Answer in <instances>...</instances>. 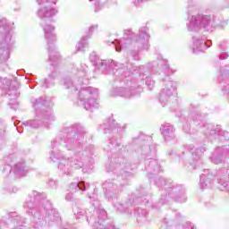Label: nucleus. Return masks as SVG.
<instances>
[{"instance_id":"nucleus-1","label":"nucleus","mask_w":229,"mask_h":229,"mask_svg":"<svg viewBox=\"0 0 229 229\" xmlns=\"http://www.w3.org/2000/svg\"><path fill=\"white\" fill-rule=\"evenodd\" d=\"M38 4H44L47 3V6L40 8L38 11V15L42 19V24H46V22H49L50 17L53 15H56L57 11L54 8L49 7V4H56V0H38Z\"/></svg>"},{"instance_id":"nucleus-2","label":"nucleus","mask_w":229,"mask_h":229,"mask_svg":"<svg viewBox=\"0 0 229 229\" xmlns=\"http://www.w3.org/2000/svg\"><path fill=\"white\" fill-rule=\"evenodd\" d=\"M44 31L46 38H52L53 40H55V34H53V32L55 31V27L51 25H46L44 27Z\"/></svg>"},{"instance_id":"nucleus-3","label":"nucleus","mask_w":229,"mask_h":229,"mask_svg":"<svg viewBox=\"0 0 229 229\" xmlns=\"http://www.w3.org/2000/svg\"><path fill=\"white\" fill-rule=\"evenodd\" d=\"M84 107L86 110H90L91 108H98V102L94 99H89L88 102L84 104Z\"/></svg>"},{"instance_id":"nucleus-4","label":"nucleus","mask_w":229,"mask_h":229,"mask_svg":"<svg viewBox=\"0 0 229 229\" xmlns=\"http://www.w3.org/2000/svg\"><path fill=\"white\" fill-rule=\"evenodd\" d=\"M198 24H199V22L198 21V17L195 16L190 22L189 30H196V26H198Z\"/></svg>"},{"instance_id":"nucleus-5","label":"nucleus","mask_w":229,"mask_h":229,"mask_svg":"<svg viewBox=\"0 0 229 229\" xmlns=\"http://www.w3.org/2000/svg\"><path fill=\"white\" fill-rule=\"evenodd\" d=\"M163 131V135H165V137L167 136V133H169V131H167V129H161Z\"/></svg>"},{"instance_id":"nucleus-6","label":"nucleus","mask_w":229,"mask_h":229,"mask_svg":"<svg viewBox=\"0 0 229 229\" xmlns=\"http://www.w3.org/2000/svg\"><path fill=\"white\" fill-rule=\"evenodd\" d=\"M163 98H165V92L164 91L161 93L160 101H162Z\"/></svg>"},{"instance_id":"nucleus-7","label":"nucleus","mask_w":229,"mask_h":229,"mask_svg":"<svg viewBox=\"0 0 229 229\" xmlns=\"http://www.w3.org/2000/svg\"><path fill=\"white\" fill-rule=\"evenodd\" d=\"M207 17L203 18L202 21L200 22V26H203L205 24V21H207Z\"/></svg>"},{"instance_id":"nucleus-8","label":"nucleus","mask_w":229,"mask_h":229,"mask_svg":"<svg viewBox=\"0 0 229 229\" xmlns=\"http://www.w3.org/2000/svg\"><path fill=\"white\" fill-rule=\"evenodd\" d=\"M81 43L78 44V49L79 51H81V48H80Z\"/></svg>"},{"instance_id":"nucleus-9","label":"nucleus","mask_w":229,"mask_h":229,"mask_svg":"<svg viewBox=\"0 0 229 229\" xmlns=\"http://www.w3.org/2000/svg\"><path fill=\"white\" fill-rule=\"evenodd\" d=\"M204 28H208V25H204Z\"/></svg>"},{"instance_id":"nucleus-10","label":"nucleus","mask_w":229,"mask_h":229,"mask_svg":"<svg viewBox=\"0 0 229 229\" xmlns=\"http://www.w3.org/2000/svg\"><path fill=\"white\" fill-rule=\"evenodd\" d=\"M89 31H92V27L89 29Z\"/></svg>"},{"instance_id":"nucleus-11","label":"nucleus","mask_w":229,"mask_h":229,"mask_svg":"<svg viewBox=\"0 0 229 229\" xmlns=\"http://www.w3.org/2000/svg\"><path fill=\"white\" fill-rule=\"evenodd\" d=\"M166 94H167L168 96H170L169 92H166Z\"/></svg>"},{"instance_id":"nucleus-12","label":"nucleus","mask_w":229,"mask_h":229,"mask_svg":"<svg viewBox=\"0 0 229 229\" xmlns=\"http://www.w3.org/2000/svg\"><path fill=\"white\" fill-rule=\"evenodd\" d=\"M116 51H119V49H117V47L115 48Z\"/></svg>"},{"instance_id":"nucleus-13","label":"nucleus","mask_w":229,"mask_h":229,"mask_svg":"<svg viewBox=\"0 0 229 229\" xmlns=\"http://www.w3.org/2000/svg\"><path fill=\"white\" fill-rule=\"evenodd\" d=\"M78 187H79V189H81V188H80V184H78Z\"/></svg>"},{"instance_id":"nucleus-14","label":"nucleus","mask_w":229,"mask_h":229,"mask_svg":"<svg viewBox=\"0 0 229 229\" xmlns=\"http://www.w3.org/2000/svg\"><path fill=\"white\" fill-rule=\"evenodd\" d=\"M210 23V21H208V24H209Z\"/></svg>"},{"instance_id":"nucleus-15","label":"nucleus","mask_w":229,"mask_h":229,"mask_svg":"<svg viewBox=\"0 0 229 229\" xmlns=\"http://www.w3.org/2000/svg\"><path fill=\"white\" fill-rule=\"evenodd\" d=\"M215 164H218L217 162H215Z\"/></svg>"}]
</instances>
